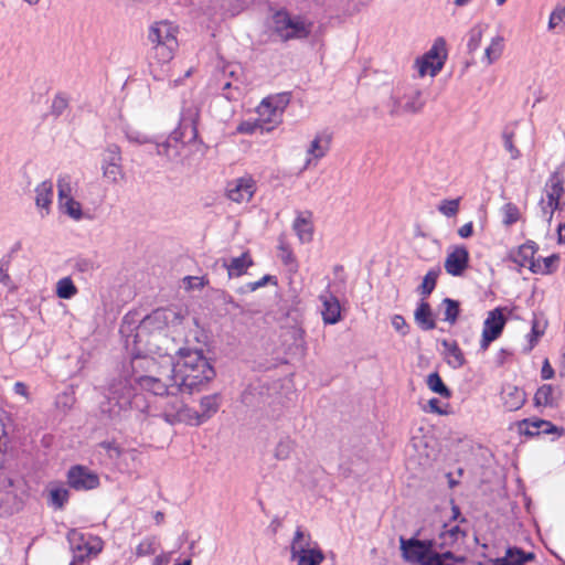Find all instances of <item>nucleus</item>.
Returning a JSON list of instances; mask_svg holds the SVG:
<instances>
[{
    "mask_svg": "<svg viewBox=\"0 0 565 565\" xmlns=\"http://www.w3.org/2000/svg\"><path fill=\"white\" fill-rule=\"evenodd\" d=\"M131 376L120 377L109 385V396L100 404L102 413L111 419L128 418L132 415L140 419L148 409V404L145 396L137 392V386L149 377L167 380L168 374L174 372V363L167 356L157 360L138 352L131 358Z\"/></svg>",
    "mask_w": 565,
    "mask_h": 565,
    "instance_id": "obj_1",
    "label": "nucleus"
},
{
    "mask_svg": "<svg viewBox=\"0 0 565 565\" xmlns=\"http://www.w3.org/2000/svg\"><path fill=\"white\" fill-rule=\"evenodd\" d=\"M174 363V377L180 394H195L203 391L215 377V371L200 350L180 348Z\"/></svg>",
    "mask_w": 565,
    "mask_h": 565,
    "instance_id": "obj_2",
    "label": "nucleus"
},
{
    "mask_svg": "<svg viewBox=\"0 0 565 565\" xmlns=\"http://www.w3.org/2000/svg\"><path fill=\"white\" fill-rule=\"evenodd\" d=\"M222 397L220 394L214 393L205 395L200 398L199 407L196 411L188 406L180 398L167 402L162 407L163 419L171 424H185L190 426H200L210 420L220 409Z\"/></svg>",
    "mask_w": 565,
    "mask_h": 565,
    "instance_id": "obj_3",
    "label": "nucleus"
},
{
    "mask_svg": "<svg viewBox=\"0 0 565 565\" xmlns=\"http://www.w3.org/2000/svg\"><path fill=\"white\" fill-rule=\"evenodd\" d=\"M177 33V28L168 21L152 24L148 33V40L152 44L149 58L158 64L169 63L178 47Z\"/></svg>",
    "mask_w": 565,
    "mask_h": 565,
    "instance_id": "obj_4",
    "label": "nucleus"
},
{
    "mask_svg": "<svg viewBox=\"0 0 565 565\" xmlns=\"http://www.w3.org/2000/svg\"><path fill=\"white\" fill-rule=\"evenodd\" d=\"M182 320L183 315L177 308H158L140 321L134 334V342H142V338L148 333L156 337L166 328L181 324Z\"/></svg>",
    "mask_w": 565,
    "mask_h": 565,
    "instance_id": "obj_5",
    "label": "nucleus"
},
{
    "mask_svg": "<svg viewBox=\"0 0 565 565\" xmlns=\"http://www.w3.org/2000/svg\"><path fill=\"white\" fill-rule=\"evenodd\" d=\"M274 33L281 41L306 39L311 32V23L294 20L287 12L278 11L273 17Z\"/></svg>",
    "mask_w": 565,
    "mask_h": 565,
    "instance_id": "obj_6",
    "label": "nucleus"
},
{
    "mask_svg": "<svg viewBox=\"0 0 565 565\" xmlns=\"http://www.w3.org/2000/svg\"><path fill=\"white\" fill-rule=\"evenodd\" d=\"M200 108L194 103L184 104L179 126L172 131V139L175 143H186L198 138V120Z\"/></svg>",
    "mask_w": 565,
    "mask_h": 565,
    "instance_id": "obj_7",
    "label": "nucleus"
},
{
    "mask_svg": "<svg viewBox=\"0 0 565 565\" xmlns=\"http://www.w3.org/2000/svg\"><path fill=\"white\" fill-rule=\"evenodd\" d=\"M436 543L431 540H418L416 537H399V547L403 558L413 564L428 565Z\"/></svg>",
    "mask_w": 565,
    "mask_h": 565,
    "instance_id": "obj_8",
    "label": "nucleus"
},
{
    "mask_svg": "<svg viewBox=\"0 0 565 565\" xmlns=\"http://www.w3.org/2000/svg\"><path fill=\"white\" fill-rule=\"evenodd\" d=\"M103 177L109 182L117 184L125 179L122 168V156L119 146L108 145L102 154Z\"/></svg>",
    "mask_w": 565,
    "mask_h": 565,
    "instance_id": "obj_9",
    "label": "nucleus"
},
{
    "mask_svg": "<svg viewBox=\"0 0 565 565\" xmlns=\"http://www.w3.org/2000/svg\"><path fill=\"white\" fill-rule=\"evenodd\" d=\"M446 57V41L438 38L423 58L417 61L419 75L435 76L443 68Z\"/></svg>",
    "mask_w": 565,
    "mask_h": 565,
    "instance_id": "obj_10",
    "label": "nucleus"
},
{
    "mask_svg": "<svg viewBox=\"0 0 565 565\" xmlns=\"http://www.w3.org/2000/svg\"><path fill=\"white\" fill-rule=\"evenodd\" d=\"M140 390L148 391L157 396H168L171 401L179 398L177 395L180 394V386L174 377V372L168 374L167 380L163 377H149L140 382L138 385ZM170 402V399L168 401Z\"/></svg>",
    "mask_w": 565,
    "mask_h": 565,
    "instance_id": "obj_11",
    "label": "nucleus"
},
{
    "mask_svg": "<svg viewBox=\"0 0 565 565\" xmlns=\"http://www.w3.org/2000/svg\"><path fill=\"white\" fill-rule=\"evenodd\" d=\"M503 311L504 308H495L489 311L483 322L482 339L480 341V348L482 350H487L490 343L502 333L507 322Z\"/></svg>",
    "mask_w": 565,
    "mask_h": 565,
    "instance_id": "obj_12",
    "label": "nucleus"
},
{
    "mask_svg": "<svg viewBox=\"0 0 565 565\" xmlns=\"http://www.w3.org/2000/svg\"><path fill=\"white\" fill-rule=\"evenodd\" d=\"M67 482L77 491L92 490L99 486V478L84 466H74L67 472Z\"/></svg>",
    "mask_w": 565,
    "mask_h": 565,
    "instance_id": "obj_13",
    "label": "nucleus"
},
{
    "mask_svg": "<svg viewBox=\"0 0 565 565\" xmlns=\"http://www.w3.org/2000/svg\"><path fill=\"white\" fill-rule=\"evenodd\" d=\"M469 265V252L463 245L451 247L445 259V270L451 276H461Z\"/></svg>",
    "mask_w": 565,
    "mask_h": 565,
    "instance_id": "obj_14",
    "label": "nucleus"
},
{
    "mask_svg": "<svg viewBox=\"0 0 565 565\" xmlns=\"http://www.w3.org/2000/svg\"><path fill=\"white\" fill-rule=\"evenodd\" d=\"M276 97H267L257 107L259 121L271 129L281 121L284 106L278 105Z\"/></svg>",
    "mask_w": 565,
    "mask_h": 565,
    "instance_id": "obj_15",
    "label": "nucleus"
},
{
    "mask_svg": "<svg viewBox=\"0 0 565 565\" xmlns=\"http://www.w3.org/2000/svg\"><path fill=\"white\" fill-rule=\"evenodd\" d=\"M255 192V183L250 178H239L227 184L226 195L236 203L248 202Z\"/></svg>",
    "mask_w": 565,
    "mask_h": 565,
    "instance_id": "obj_16",
    "label": "nucleus"
},
{
    "mask_svg": "<svg viewBox=\"0 0 565 565\" xmlns=\"http://www.w3.org/2000/svg\"><path fill=\"white\" fill-rule=\"evenodd\" d=\"M53 183L51 180H45L36 185L35 205L39 209L42 217L50 214L51 205L53 202Z\"/></svg>",
    "mask_w": 565,
    "mask_h": 565,
    "instance_id": "obj_17",
    "label": "nucleus"
},
{
    "mask_svg": "<svg viewBox=\"0 0 565 565\" xmlns=\"http://www.w3.org/2000/svg\"><path fill=\"white\" fill-rule=\"evenodd\" d=\"M501 399L507 411L513 412L520 409L525 401V392L512 384H507L501 391Z\"/></svg>",
    "mask_w": 565,
    "mask_h": 565,
    "instance_id": "obj_18",
    "label": "nucleus"
},
{
    "mask_svg": "<svg viewBox=\"0 0 565 565\" xmlns=\"http://www.w3.org/2000/svg\"><path fill=\"white\" fill-rule=\"evenodd\" d=\"M292 230L302 244L310 243L313 237L312 213L299 212L292 223Z\"/></svg>",
    "mask_w": 565,
    "mask_h": 565,
    "instance_id": "obj_19",
    "label": "nucleus"
},
{
    "mask_svg": "<svg viewBox=\"0 0 565 565\" xmlns=\"http://www.w3.org/2000/svg\"><path fill=\"white\" fill-rule=\"evenodd\" d=\"M320 300L322 301V319L326 324H335L341 319V307L335 296L328 292L321 295Z\"/></svg>",
    "mask_w": 565,
    "mask_h": 565,
    "instance_id": "obj_20",
    "label": "nucleus"
},
{
    "mask_svg": "<svg viewBox=\"0 0 565 565\" xmlns=\"http://www.w3.org/2000/svg\"><path fill=\"white\" fill-rule=\"evenodd\" d=\"M535 554L532 552H524L523 550L513 546L505 551L503 557L497 558L493 565H525L527 562L534 561Z\"/></svg>",
    "mask_w": 565,
    "mask_h": 565,
    "instance_id": "obj_21",
    "label": "nucleus"
},
{
    "mask_svg": "<svg viewBox=\"0 0 565 565\" xmlns=\"http://www.w3.org/2000/svg\"><path fill=\"white\" fill-rule=\"evenodd\" d=\"M561 401V390L550 384H544L537 388L534 395L536 406L557 407Z\"/></svg>",
    "mask_w": 565,
    "mask_h": 565,
    "instance_id": "obj_22",
    "label": "nucleus"
},
{
    "mask_svg": "<svg viewBox=\"0 0 565 565\" xmlns=\"http://www.w3.org/2000/svg\"><path fill=\"white\" fill-rule=\"evenodd\" d=\"M519 122H512L507 125L501 134L504 149L509 152L512 160H518L521 157L520 150L515 147L514 140L520 130Z\"/></svg>",
    "mask_w": 565,
    "mask_h": 565,
    "instance_id": "obj_23",
    "label": "nucleus"
},
{
    "mask_svg": "<svg viewBox=\"0 0 565 565\" xmlns=\"http://www.w3.org/2000/svg\"><path fill=\"white\" fill-rule=\"evenodd\" d=\"M564 193V180L558 172H554L545 184L546 200L554 202L555 206H559L561 198Z\"/></svg>",
    "mask_w": 565,
    "mask_h": 565,
    "instance_id": "obj_24",
    "label": "nucleus"
},
{
    "mask_svg": "<svg viewBox=\"0 0 565 565\" xmlns=\"http://www.w3.org/2000/svg\"><path fill=\"white\" fill-rule=\"evenodd\" d=\"M524 426L523 433L529 436H536L540 434H552L557 430L551 422L544 419H524L521 423V428Z\"/></svg>",
    "mask_w": 565,
    "mask_h": 565,
    "instance_id": "obj_25",
    "label": "nucleus"
},
{
    "mask_svg": "<svg viewBox=\"0 0 565 565\" xmlns=\"http://www.w3.org/2000/svg\"><path fill=\"white\" fill-rule=\"evenodd\" d=\"M223 265L230 277H239L253 265V260L248 253H243L241 256L232 258L230 263L224 262Z\"/></svg>",
    "mask_w": 565,
    "mask_h": 565,
    "instance_id": "obj_26",
    "label": "nucleus"
},
{
    "mask_svg": "<svg viewBox=\"0 0 565 565\" xmlns=\"http://www.w3.org/2000/svg\"><path fill=\"white\" fill-rule=\"evenodd\" d=\"M414 318L419 328L425 331L436 328V322L433 318L430 305L424 300L416 308Z\"/></svg>",
    "mask_w": 565,
    "mask_h": 565,
    "instance_id": "obj_27",
    "label": "nucleus"
},
{
    "mask_svg": "<svg viewBox=\"0 0 565 565\" xmlns=\"http://www.w3.org/2000/svg\"><path fill=\"white\" fill-rule=\"evenodd\" d=\"M313 545L319 544L312 540L311 534L308 531H306L302 526H298L290 543V552L309 548Z\"/></svg>",
    "mask_w": 565,
    "mask_h": 565,
    "instance_id": "obj_28",
    "label": "nucleus"
},
{
    "mask_svg": "<svg viewBox=\"0 0 565 565\" xmlns=\"http://www.w3.org/2000/svg\"><path fill=\"white\" fill-rule=\"evenodd\" d=\"M328 150H329V141L326 140L324 142H322L320 137L317 136L311 141V143L307 150V154L309 158L306 161L305 169L310 166L312 159L319 160V159L323 158L327 154Z\"/></svg>",
    "mask_w": 565,
    "mask_h": 565,
    "instance_id": "obj_29",
    "label": "nucleus"
},
{
    "mask_svg": "<svg viewBox=\"0 0 565 565\" xmlns=\"http://www.w3.org/2000/svg\"><path fill=\"white\" fill-rule=\"evenodd\" d=\"M441 273L439 267L431 268L424 276L422 284L418 286L417 291L423 298L428 297L435 289L437 279Z\"/></svg>",
    "mask_w": 565,
    "mask_h": 565,
    "instance_id": "obj_30",
    "label": "nucleus"
},
{
    "mask_svg": "<svg viewBox=\"0 0 565 565\" xmlns=\"http://www.w3.org/2000/svg\"><path fill=\"white\" fill-rule=\"evenodd\" d=\"M443 345L445 347L447 354L449 356L448 364L452 369H459L463 366V364L466 363V359L458 344L456 342H449L447 340H444Z\"/></svg>",
    "mask_w": 565,
    "mask_h": 565,
    "instance_id": "obj_31",
    "label": "nucleus"
},
{
    "mask_svg": "<svg viewBox=\"0 0 565 565\" xmlns=\"http://www.w3.org/2000/svg\"><path fill=\"white\" fill-rule=\"evenodd\" d=\"M58 209L62 213L74 221H81L84 217L82 204L74 198H68L67 200L58 202Z\"/></svg>",
    "mask_w": 565,
    "mask_h": 565,
    "instance_id": "obj_32",
    "label": "nucleus"
},
{
    "mask_svg": "<svg viewBox=\"0 0 565 565\" xmlns=\"http://www.w3.org/2000/svg\"><path fill=\"white\" fill-rule=\"evenodd\" d=\"M503 52V38L497 35L492 38L491 43L484 50V61L487 65L493 64L500 58Z\"/></svg>",
    "mask_w": 565,
    "mask_h": 565,
    "instance_id": "obj_33",
    "label": "nucleus"
},
{
    "mask_svg": "<svg viewBox=\"0 0 565 565\" xmlns=\"http://www.w3.org/2000/svg\"><path fill=\"white\" fill-rule=\"evenodd\" d=\"M426 384L430 391L441 397L449 398L451 396V391L446 386L437 372L430 373L427 376Z\"/></svg>",
    "mask_w": 565,
    "mask_h": 565,
    "instance_id": "obj_34",
    "label": "nucleus"
},
{
    "mask_svg": "<svg viewBox=\"0 0 565 565\" xmlns=\"http://www.w3.org/2000/svg\"><path fill=\"white\" fill-rule=\"evenodd\" d=\"M57 202L73 198V183L70 174H60L56 180Z\"/></svg>",
    "mask_w": 565,
    "mask_h": 565,
    "instance_id": "obj_35",
    "label": "nucleus"
},
{
    "mask_svg": "<svg viewBox=\"0 0 565 565\" xmlns=\"http://www.w3.org/2000/svg\"><path fill=\"white\" fill-rule=\"evenodd\" d=\"M295 448V440L289 436H282L274 449V457L277 460H287Z\"/></svg>",
    "mask_w": 565,
    "mask_h": 565,
    "instance_id": "obj_36",
    "label": "nucleus"
},
{
    "mask_svg": "<svg viewBox=\"0 0 565 565\" xmlns=\"http://www.w3.org/2000/svg\"><path fill=\"white\" fill-rule=\"evenodd\" d=\"M56 296L61 299H72L77 292V287L74 285L71 277H63L56 282Z\"/></svg>",
    "mask_w": 565,
    "mask_h": 565,
    "instance_id": "obj_37",
    "label": "nucleus"
},
{
    "mask_svg": "<svg viewBox=\"0 0 565 565\" xmlns=\"http://www.w3.org/2000/svg\"><path fill=\"white\" fill-rule=\"evenodd\" d=\"M558 260L559 256L554 254L543 258V264H541L540 262H531L530 269L535 274H551L555 270Z\"/></svg>",
    "mask_w": 565,
    "mask_h": 565,
    "instance_id": "obj_38",
    "label": "nucleus"
},
{
    "mask_svg": "<svg viewBox=\"0 0 565 565\" xmlns=\"http://www.w3.org/2000/svg\"><path fill=\"white\" fill-rule=\"evenodd\" d=\"M483 32L484 28L481 24H476L469 30L467 34V49L469 54L475 53L480 47Z\"/></svg>",
    "mask_w": 565,
    "mask_h": 565,
    "instance_id": "obj_39",
    "label": "nucleus"
},
{
    "mask_svg": "<svg viewBox=\"0 0 565 565\" xmlns=\"http://www.w3.org/2000/svg\"><path fill=\"white\" fill-rule=\"evenodd\" d=\"M459 536L465 537L466 532L462 531L458 525L452 526L451 529L440 533L439 539L441 540V543L438 546L440 548L451 546L458 541Z\"/></svg>",
    "mask_w": 565,
    "mask_h": 565,
    "instance_id": "obj_40",
    "label": "nucleus"
},
{
    "mask_svg": "<svg viewBox=\"0 0 565 565\" xmlns=\"http://www.w3.org/2000/svg\"><path fill=\"white\" fill-rule=\"evenodd\" d=\"M179 143H175L170 135L169 139L162 143H158L156 151L157 154L167 157L169 160H173L179 156Z\"/></svg>",
    "mask_w": 565,
    "mask_h": 565,
    "instance_id": "obj_41",
    "label": "nucleus"
},
{
    "mask_svg": "<svg viewBox=\"0 0 565 565\" xmlns=\"http://www.w3.org/2000/svg\"><path fill=\"white\" fill-rule=\"evenodd\" d=\"M70 492L64 487H53L50 489V503L55 509H62L68 501Z\"/></svg>",
    "mask_w": 565,
    "mask_h": 565,
    "instance_id": "obj_42",
    "label": "nucleus"
},
{
    "mask_svg": "<svg viewBox=\"0 0 565 565\" xmlns=\"http://www.w3.org/2000/svg\"><path fill=\"white\" fill-rule=\"evenodd\" d=\"M443 305L445 306L444 320L454 324L460 312L459 302L450 298H445Z\"/></svg>",
    "mask_w": 565,
    "mask_h": 565,
    "instance_id": "obj_43",
    "label": "nucleus"
},
{
    "mask_svg": "<svg viewBox=\"0 0 565 565\" xmlns=\"http://www.w3.org/2000/svg\"><path fill=\"white\" fill-rule=\"evenodd\" d=\"M424 104L422 93L419 90H415L407 96V102L404 104L403 109L406 113H418L424 107Z\"/></svg>",
    "mask_w": 565,
    "mask_h": 565,
    "instance_id": "obj_44",
    "label": "nucleus"
},
{
    "mask_svg": "<svg viewBox=\"0 0 565 565\" xmlns=\"http://www.w3.org/2000/svg\"><path fill=\"white\" fill-rule=\"evenodd\" d=\"M502 214H503V224L505 226H511L512 224L516 223L520 220V210L519 207L513 203H507L502 207Z\"/></svg>",
    "mask_w": 565,
    "mask_h": 565,
    "instance_id": "obj_45",
    "label": "nucleus"
},
{
    "mask_svg": "<svg viewBox=\"0 0 565 565\" xmlns=\"http://www.w3.org/2000/svg\"><path fill=\"white\" fill-rule=\"evenodd\" d=\"M324 559V554L320 547H313L308 555H301L297 565H320Z\"/></svg>",
    "mask_w": 565,
    "mask_h": 565,
    "instance_id": "obj_46",
    "label": "nucleus"
},
{
    "mask_svg": "<svg viewBox=\"0 0 565 565\" xmlns=\"http://www.w3.org/2000/svg\"><path fill=\"white\" fill-rule=\"evenodd\" d=\"M542 216L545 218V221L551 224L553 220L554 212L557 210H564L565 209V202H559V206H555L554 202H551L550 200L542 199L540 202Z\"/></svg>",
    "mask_w": 565,
    "mask_h": 565,
    "instance_id": "obj_47",
    "label": "nucleus"
},
{
    "mask_svg": "<svg viewBox=\"0 0 565 565\" xmlns=\"http://www.w3.org/2000/svg\"><path fill=\"white\" fill-rule=\"evenodd\" d=\"M459 204L460 198L452 200H443L438 205V211L447 217H452L458 213Z\"/></svg>",
    "mask_w": 565,
    "mask_h": 565,
    "instance_id": "obj_48",
    "label": "nucleus"
},
{
    "mask_svg": "<svg viewBox=\"0 0 565 565\" xmlns=\"http://www.w3.org/2000/svg\"><path fill=\"white\" fill-rule=\"evenodd\" d=\"M534 254H535L534 243L524 244V245L520 246L518 256H516L518 258L515 260L520 262V264L522 266H525L527 263L531 265V262H534L533 260Z\"/></svg>",
    "mask_w": 565,
    "mask_h": 565,
    "instance_id": "obj_49",
    "label": "nucleus"
},
{
    "mask_svg": "<svg viewBox=\"0 0 565 565\" xmlns=\"http://www.w3.org/2000/svg\"><path fill=\"white\" fill-rule=\"evenodd\" d=\"M75 403V396L72 392H63L56 396L55 406L63 411H70Z\"/></svg>",
    "mask_w": 565,
    "mask_h": 565,
    "instance_id": "obj_50",
    "label": "nucleus"
},
{
    "mask_svg": "<svg viewBox=\"0 0 565 565\" xmlns=\"http://www.w3.org/2000/svg\"><path fill=\"white\" fill-rule=\"evenodd\" d=\"M279 249H280V259L284 263V265L289 266V268L292 271H296L298 268V264H297V260H296V257H295L292 250L287 245H284V244H281L279 246Z\"/></svg>",
    "mask_w": 565,
    "mask_h": 565,
    "instance_id": "obj_51",
    "label": "nucleus"
},
{
    "mask_svg": "<svg viewBox=\"0 0 565 565\" xmlns=\"http://www.w3.org/2000/svg\"><path fill=\"white\" fill-rule=\"evenodd\" d=\"M67 107L68 99L64 95L57 94L52 100L51 113L55 117H58L64 114Z\"/></svg>",
    "mask_w": 565,
    "mask_h": 565,
    "instance_id": "obj_52",
    "label": "nucleus"
},
{
    "mask_svg": "<svg viewBox=\"0 0 565 565\" xmlns=\"http://www.w3.org/2000/svg\"><path fill=\"white\" fill-rule=\"evenodd\" d=\"M561 24H565V7L556 6L548 20V29L554 30Z\"/></svg>",
    "mask_w": 565,
    "mask_h": 565,
    "instance_id": "obj_53",
    "label": "nucleus"
},
{
    "mask_svg": "<svg viewBox=\"0 0 565 565\" xmlns=\"http://www.w3.org/2000/svg\"><path fill=\"white\" fill-rule=\"evenodd\" d=\"M9 266H10L9 258L0 259V284H2L4 287H8L10 289H14V285L9 275Z\"/></svg>",
    "mask_w": 565,
    "mask_h": 565,
    "instance_id": "obj_54",
    "label": "nucleus"
},
{
    "mask_svg": "<svg viewBox=\"0 0 565 565\" xmlns=\"http://www.w3.org/2000/svg\"><path fill=\"white\" fill-rule=\"evenodd\" d=\"M157 551L153 539H145L142 540L138 546L136 547L137 556H147L152 555Z\"/></svg>",
    "mask_w": 565,
    "mask_h": 565,
    "instance_id": "obj_55",
    "label": "nucleus"
},
{
    "mask_svg": "<svg viewBox=\"0 0 565 565\" xmlns=\"http://www.w3.org/2000/svg\"><path fill=\"white\" fill-rule=\"evenodd\" d=\"M262 129V131L266 130V131H270L271 128L270 127H266L264 126L259 120L258 121H243L239 124V126L237 127V131L241 132V134H253L256 131V129Z\"/></svg>",
    "mask_w": 565,
    "mask_h": 565,
    "instance_id": "obj_56",
    "label": "nucleus"
},
{
    "mask_svg": "<svg viewBox=\"0 0 565 565\" xmlns=\"http://www.w3.org/2000/svg\"><path fill=\"white\" fill-rule=\"evenodd\" d=\"M273 280L276 282V278L274 276L265 275L257 281L246 284L245 286H243L239 289V291L241 292H252V291L257 290L260 287H264L267 282L273 281Z\"/></svg>",
    "mask_w": 565,
    "mask_h": 565,
    "instance_id": "obj_57",
    "label": "nucleus"
},
{
    "mask_svg": "<svg viewBox=\"0 0 565 565\" xmlns=\"http://www.w3.org/2000/svg\"><path fill=\"white\" fill-rule=\"evenodd\" d=\"M392 326L402 335H405L408 332V324H407L406 320L399 315L393 316Z\"/></svg>",
    "mask_w": 565,
    "mask_h": 565,
    "instance_id": "obj_58",
    "label": "nucleus"
},
{
    "mask_svg": "<svg viewBox=\"0 0 565 565\" xmlns=\"http://www.w3.org/2000/svg\"><path fill=\"white\" fill-rule=\"evenodd\" d=\"M85 555L82 554L77 556L79 561H84V558L89 555H97L102 551V542L97 540L95 544H85Z\"/></svg>",
    "mask_w": 565,
    "mask_h": 565,
    "instance_id": "obj_59",
    "label": "nucleus"
},
{
    "mask_svg": "<svg viewBox=\"0 0 565 565\" xmlns=\"http://www.w3.org/2000/svg\"><path fill=\"white\" fill-rule=\"evenodd\" d=\"M543 334V331L539 330V322L536 320L532 323V330L530 334V348L532 350L537 342V339Z\"/></svg>",
    "mask_w": 565,
    "mask_h": 565,
    "instance_id": "obj_60",
    "label": "nucleus"
},
{
    "mask_svg": "<svg viewBox=\"0 0 565 565\" xmlns=\"http://www.w3.org/2000/svg\"><path fill=\"white\" fill-rule=\"evenodd\" d=\"M184 282L189 289L202 288L204 286L203 278L201 277L186 276Z\"/></svg>",
    "mask_w": 565,
    "mask_h": 565,
    "instance_id": "obj_61",
    "label": "nucleus"
},
{
    "mask_svg": "<svg viewBox=\"0 0 565 565\" xmlns=\"http://www.w3.org/2000/svg\"><path fill=\"white\" fill-rule=\"evenodd\" d=\"M428 406H429V411L431 413H435V414H438V415H446L447 414V412L439 406V401L437 398H435V397L429 399Z\"/></svg>",
    "mask_w": 565,
    "mask_h": 565,
    "instance_id": "obj_62",
    "label": "nucleus"
},
{
    "mask_svg": "<svg viewBox=\"0 0 565 565\" xmlns=\"http://www.w3.org/2000/svg\"><path fill=\"white\" fill-rule=\"evenodd\" d=\"M473 233V225H472V222H469V223H466L465 225H462L459 230H458V235L461 237V238H468L472 235Z\"/></svg>",
    "mask_w": 565,
    "mask_h": 565,
    "instance_id": "obj_63",
    "label": "nucleus"
},
{
    "mask_svg": "<svg viewBox=\"0 0 565 565\" xmlns=\"http://www.w3.org/2000/svg\"><path fill=\"white\" fill-rule=\"evenodd\" d=\"M553 375H554V370L551 366V364L548 363V361L545 360L543 363L542 370H541V376L543 380H548V379H552Z\"/></svg>",
    "mask_w": 565,
    "mask_h": 565,
    "instance_id": "obj_64",
    "label": "nucleus"
}]
</instances>
